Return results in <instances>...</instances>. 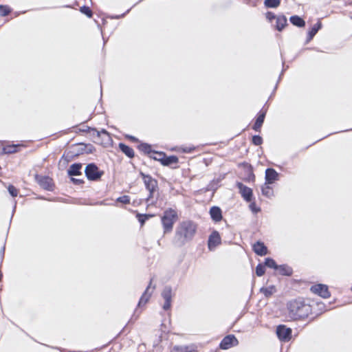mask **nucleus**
Instances as JSON below:
<instances>
[{"mask_svg":"<svg viewBox=\"0 0 352 352\" xmlns=\"http://www.w3.org/2000/svg\"><path fill=\"white\" fill-rule=\"evenodd\" d=\"M19 146V145H8L3 148V152L5 153H14L17 151V148Z\"/></svg>","mask_w":352,"mask_h":352,"instance_id":"nucleus-26","label":"nucleus"},{"mask_svg":"<svg viewBox=\"0 0 352 352\" xmlns=\"http://www.w3.org/2000/svg\"><path fill=\"white\" fill-rule=\"evenodd\" d=\"M262 193L266 197H270L273 195V190L269 186L265 185L262 188Z\"/></svg>","mask_w":352,"mask_h":352,"instance_id":"nucleus-29","label":"nucleus"},{"mask_svg":"<svg viewBox=\"0 0 352 352\" xmlns=\"http://www.w3.org/2000/svg\"><path fill=\"white\" fill-rule=\"evenodd\" d=\"M252 142L255 145H260L262 143V138L258 135H254L252 138Z\"/></svg>","mask_w":352,"mask_h":352,"instance_id":"nucleus-36","label":"nucleus"},{"mask_svg":"<svg viewBox=\"0 0 352 352\" xmlns=\"http://www.w3.org/2000/svg\"><path fill=\"white\" fill-rule=\"evenodd\" d=\"M119 147L121 149V151L126 154L129 157H132L134 155V151L133 148L131 147L125 145L124 144L120 143L119 144Z\"/></svg>","mask_w":352,"mask_h":352,"instance_id":"nucleus-22","label":"nucleus"},{"mask_svg":"<svg viewBox=\"0 0 352 352\" xmlns=\"http://www.w3.org/2000/svg\"><path fill=\"white\" fill-rule=\"evenodd\" d=\"M154 289H155V287H151V281L150 284L147 287L145 292L142 294V297L140 298V300L139 301V306H141L142 305H144L148 302Z\"/></svg>","mask_w":352,"mask_h":352,"instance_id":"nucleus-15","label":"nucleus"},{"mask_svg":"<svg viewBox=\"0 0 352 352\" xmlns=\"http://www.w3.org/2000/svg\"><path fill=\"white\" fill-rule=\"evenodd\" d=\"M278 338L284 342L289 341L292 337V329L284 325H279L276 329Z\"/></svg>","mask_w":352,"mask_h":352,"instance_id":"nucleus-5","label":"nucleus"},{"mask_svg":"<svg viewBox=\"0 0 352 352\" xmlns=\"http://www.w3.org/2000/svg\"><path fill=\"white\" fill-rule=\"evenodd\" d=\"M160 155L162 156L163 158H157L158 161L161 162L162 164L164 166L176 164L178 162V158L176 156L172 155L166 157L164 153H160Z\"/></svg>","mask_w":352,"mask_h":352,"instance_id":"nucleus-14","label":"nucleus"},{"mask_svg":"<svg viewBox=\"0 0 352 352\" xmlns=\"http://www.w3.org/2000/svg\"><path fill=\"white\" fill-rule=\"evenodd\" d=\"M210 214L214 221H220L222 219L221 210L219 207L213 206L210 208Z\"/></svg>","mask_w":352,"mask_h":352,"instance_id":"nucleus-17","label":"nucleus"},{"mask_svg":"<svg viewBox=\"0 0 352 352\" xmlns=\"http://www.w3.org/2000/svg\"><path fill=\"white\" fill-rule=\"evenodd\" d=\"M321 23L318 22L312 27L311 30L308 33L309 40L312 39V38L315 36L317 32L321 28Z\"/></svg>","mask_w":352,"mask_h":352,"instance_id":"nucleus-25","label":"nucleus"},{"mask_svg":"<svg viewBox=\"0 0 352 352\" xmlns=\"http://www.w3.org/2000/svg\"><path fill=\"white\" fill-rule=\"evenodd\" d=\"M254 251L258 255L263 256L267 254V248L263 243L257 242L253 246Z\"/></svg>","mask_w":352,"mask_h":352,"instance_id":"nucleus-18","label":"nucleus"},{"mask_svg":"<svg viewBox=\"0 0 352 352\" xmlns=\"http://www.w3.org/2000/svg\"><path fill=\"white\" fill-rule=\"evenodd\" d=\"M8 191L12 197H16L18 195L17 189L13 186H8Z\"/></svg>","mask_w":352,"mask_h":352,"instance_id":"nucleus-34","label":"nucleus"},{"mask_svg":"<svg viewBox=\"0 0 352 352\" xmlns=\"http://www.w3.org/2000/svg\"><path fill=\"white\" fill-rule=\"evenodd\" d=\"M256 274L258 276H261L265 274V267L262 265H258L256 267Z\"/></svg>","mask_w":352,"mask_h":352,"instance_id":"nucleus-32","label":"nucleus"},{"mask_svg":"<svg viewBox=\"0 0 352 352\" xmlns=\"http://www.w3.org/2000/svg\"><path fill=\"white\" fill-rule=\"evenodd\" d=\"M250 208L252 209V210L253 212H258V211H259V209L256 208V206H255V204H250Z\"/></svg>","mask_w":352,"mask_h":352,"instance_id":"nucleus-39","label":"nucleus"},{"mask_svg":"<svg viewBox=\"0 0 352 352\" xmlns=\"http://www.w3.org/2000/svg\"><path fill=\"white\" fill-rule=\"evenodd\" d=\"M143 180L144 182V184L147 188V190L149 191V196L148 199L153 197V193L155 190V188H157V182L154 179H153L151 177L148 175H145L142 174Z\"/></svg>","mask_w":352,"mask_h":352,"instance_id":"nucleus-7","label":"nucleus"},{"mask_svg":"<svg viewBox=\"0 0 352 352\" xmlns=\"http://www.w3.org/2000/svg\"><path fill=\"white\" fill-rule=\"evenodd\" d=\"M89 134L94 138V141L98 144L107 143L111 140L109 134L104 129L99 131L92 129L89 131Z\"/></svg>","mask_w":352,"mask_h":352,"instance_id":"nucleus-4","label":"nucleus"},{"mask_svg":"<svg viewBox=\"0 0 352 352\" xmlns=\"http://www.w3.org/2000/svg\"><path fill=\"white\" fill-rule=\"evenodd\" d=\"M80 11L85 14L87 16H88L89 17H91V11L90 10V9L88 8V7H86V6H83L80 8Z\"/></svg>","mask_w":352,"mask_h":352,"instance_id":"nucleus-35","label":"nucleus"},{"mask_svg":"<svg viewBox=\"0 0 352 352\" xmlns=\"http://www.w3.org/2000/svg\"><path fill=\"white\" fill-rule=\"evenodd\" d=\"M161 153H155V156L153 157V158L155 160H157L158 161V159L157 158H163L162 156H160V154Z\"/></svg>","mask_w":352,"mask_h":352,"instance_id":"nucleus-40","label":"nucleus"},{"mask_svg":"<svg viewBox=\"0 0 352 352\" xmlns=\"http://www.w3.org/2000/svg\"><path fill=\"white\" fill-rule=\"evenodd\" d=\"M291 23L298 27H303L305 25L304 20L298 16H293L290 18Z\"/></svg>","mask_w":352,"mask_h":352,"instance_id":"nucleus-24","label":"nucleus"},{"mask_svg":"<svg viewBox=\"0 0 352 352\" xmlns=\"http://www.w3.org/2000/svg\"><path fill=\"white\" fill-rule=\"evenodd\" d=\"M237 186L239 189L240 193L242 197L248 201H251L252 196V190L251 188L245 186L241 183H237Z\"/></svg>","mask_w":352,"mask_h":352,"instance_id":"nucleus-12","label":"nucleus"},{"mask_svg":"<svg viewBox=\"0 0 352 352\" xmlns=\"http://www.w3.org/2000/svg\"><path fill=\"white\" fill-rule=\"evenodd\" d=\"M265 112H261L258 118H256V120L255 122V124L254 125V129L255 131H258L260 129V128L261 127L263 122H264V119H265Z\"/></svg>","mask_w":352,"mask_h":352,"instance_id":"nucleus-19","label":"nucleus"},{"mask_svg":"<svg viewBox=\"0 0 352 352\" xmlns=\"http://www.w3.org/2000/svg\"><path fill=\"white\" fill-rule=\"evenodd\" d=\"M312 292L318 294L322 298H328L330 296V293L328 291V287L325 285L318 284L311 287Z\"/></svg>","mask_w":352,"mask_h":352,"instance_id":"nucleus-8","label":"nucleus"},{"mask_svg":"<svg viewBox=\"0 0 352 352\" xmlns=\"http://www.w3.org/2000/svg\"><path fill=\"white\" fill-rule=\"evenodd\" d=\"M280 0H265V5L268 8H277L280 5Z\"/></svg>","mask_w":352,"mask_h":352,"instance_id":"nucleus-28","label":"nucleus"},{"mask_svg":"<svg viewBox=\"0 0 352 352\" xmlns=\"http://www.w3.org/2000/svg\"><path fill=\"white\" fill-rule=\"evenodd\" d=\"M261 292H263L265 296H270L276 292L274 286H270L267 288H261Z\"/></svg>","mask_w":352,"mask_h":352,"instance_id":"nucleus-27","label":"nucleus"},{"mask_svg":"<svg viewBox=\"0 0 352 352\" xmlns=\"http://www.w3.org/2000/svg\"><path fill=\"white\" fill-rule=\"evenodd\" d=\"M221 243V238L219 233L216 231L213 232L210 236L208 240V248L212 250Z\"/></svg>","mask_w":352,"mask_h":352,"instance_id":"nucleus-13","label":"nucleus"},{"mask_svg":"<svg viewBox=\"0 0 352 352\" xmlns=\"http://www.w3.org/2000/svg\"><path fill=\"white\" fill-rule=\"evenodd\" d=\"M276 270H278L280 274L285 276H289L292 273V270L289 267L285 265H278Z\"/></svg>","mask_w":352,"mask_h":352,"instance_id":"nucleus-23","label":"nucleus"},{"mask_svg":"<svg viewBox=\"0 0 352 352\" xmlns=\"http://www.w3.org/2000/svg\"><path fill=\"white\" fill-rule=\"evenodd\" d=\"M265 265L268 267L274 268L275 270H276V268L278 267V265H276V262L272 258H267L265 259Z\"/></svg>","mask_w":352,"mask_h":352,"instance_id":"nucleus-31","label":"nucleus"},{"mask_svg":"<svg viewBox=\"0 0 352 352\" xmlns=\"http://www.w3.org/2000/svg\"><path fill=\"white\" fill-rule=\"evenodd\" d=\"M189 346H175L172 349L171 352H192Z\"/></svg>","mask_w":352,"mask_h":352,"instance_id":"nucleus-30","label":"nucleus"},{"mask_svg":"<svg viewBox=\"0 0 352 352\" xmlns=\"http://www.w3.org/2000/svg\"><path fill=\"white\" fill-rule=\"evenodd\" d=\"M38 184L45 190L52 189V179L48 177L38 176L35 177Z\"/></svg>","mask_w":352,"mask_h":352,"instance_id":"nucleus-11","label":"nucleus"},{"mask_svg":"<svg viewBox=\"0 0 352 352\" xmlns=\"http://www.w3.org/2000/svg\"><path fill=\"white\" fill-rule=\"evenodd\" d=\"M140 221H141L142 224L144 223V220H143V219L142 220L140 219Z\"/></svg>","mask_w":352,"mask_h":352,"instance_id":"nucleus-42","label":"nucleus"},{"mask_svg":"<svg viewBox=\"0 0 352 352\" xmlns=\"http://www.w3.org/2000/svg\"><path fill=\"white\" fill-rule=\"evenodd\" d=\"M278 178V173L272 168H268L265 172V179L267 184H272Z\"/></svg>","mask_w":352,"mask_h":352,"instance_id":"nucleus-16","label":"nucleus"},{"mask_svg":"<svg viewBox=\"0 0 352 352\" xmlns=\"http://www.w3.org/2000/svg\"><path fill=\"white\" fill-rule=\"evenodd\" d=\"M238 344L236 338L232 335L225 337L220 344V347L222 349H228L232 346H235Z\"/></svg>","mask_w":352,"mask_h":352,"instance_id":"nucleus-9","label":"nucleus"},{"mask_svg":"<svg viewBox=\"0 0 352 352\" xmlns=\"http://www.w3.org/2000/svg\"><path fill=\"white\" fill-rule=\"evenodd\" d=\"M177 219V214L175 210L169 209L164 212V215L162 217V223L164 227V233L170 232L172 230Z\"/></svg>","mask_w":352,"mask_h":352,"instance_id":"nucleus-3","label":"nucleus"},{"mask_svg":"<svg viewBox=\"0 0 352 352\" xmlns=\"http://www.w3.org/2000/svg\"><path fill=\"white\" fill-rule=\"evenodd\" d=\"M140 149L143 151L145 153H150L151 151V146L146 144H142L140 146Z\"/></svg>","mask_w":352,"mask_h":352,"instance_id":"nucleus-37","label":"nucleus"},{"mask_svg":"<svg viewBox=\"0 0 352 352\" xmlns=\"http://www.w3.org/2000/svg\"><path fill=\"white\" fill-rule=\"evenodd\" d=\"M197 230L196 225L190 221H184L178 226L175 234V241L179 245H184L191 240Z\"/></svg>","mask_w":352,"mask_h":352,"instance_id":"nucleus-2","label":"nucleus"},{"mask_svg":"<svg viewBox=\"0 0 352 352\" xmlns=\"http://www.w3.org/2000/svg\"><path fill=\"white\" fill-rule=\"evenodd\" d=\"M267 17L271 20L272 19H274L275 18V15L274 14H272V12H267Z\"/></svg>","mask_w":352,"mask_h":352,"instance_id":"nucleus-41","label":"nucleus"},{"mask_svg":"<svg viewBox=\"0 0 352 352\" xmlns=\"http://www.w3.org/2000/svg\"><path fill=\"white\" fill-rule=\"evenodd\" d=\"M287 24V19L284 16L276 17V29L281 31Z\"/></svg>","mask_w":352,"mask_h":352,"instance_id":"nucleus-21","label":"nucleus"},{"mask_svg":"<svg viewBox=\"0 0 352 352\" xmlns=\"http://www.w3.org/2000/svg\"><path fill=\"white\" fill-rule=\"evenodd\" d=\"M287 307L288 316L292 320L307 318L311 313V306L300 298L289 301Z\"/></svg>","mask_w":352,"mask_h":352,"instance_id":"nucleus-1","label":"nucleus"},{"mask_svg":"<svg viewBox=\"0 0 352 352\" xmlns=\"http://www.w3.org/2000/svg\"><path fill=\"white\" fill-rule=\"evenodd\" d=\"M85 174L87 178L91 180L98 179L102 175V173L99 171L98 167L92 164L86 166Z\"/></svg>","mask_w":352,"mask_h":352,"instance_id":"nucleus-6","label":"nucleus"},{"mask_svg":"<svg viewBox=\"0 0 352 352\" xmlns=\"http://www.w3.org/2000/svg\"><path fill=\"white\" fill-rule=\"evenodd\" d=\"M162 296L165 300V302L163 305V309L165 310L168 309L170 307L171 305V298H172V290L170 287H165L162 292Z\"/></svg>","mask_w":352,"mask_h":352,"instance_id":"nucleus-10","label":"nucleus"},{"mask_svg":"<svg viewBox=\"0 0 352 352\" xmlns=\"http://www.w3.org/2000/svg\"><path fill=\"white\" fill-rule=\"evenodd\" d=\"M82 168V165L79 164H72L69 170L68 173L69 175H78L80 174V168Z\"/></svg>","mask_w":352,"mask_h":352,"instance_id":"nucleus-20","label":"nucleus"},{"mask_svg":"<svg viewBox=\"0 0 352 352\" xmlns=\"http://www.w3.org/2000/svg\"><path fill=\"white\" fill-rule=\"evenodd\" d=\"M117 201L122 204H129L130 202V198L127 195L120 197L117 199Z\"/></svg>","mask_w":352,"mask_h":352,"instance_id":"nucleus-33","label":"nucleus"},{"mask_svg":"<svg viewBox=\"0 0 352 352\" xmlns=\"http://www.w3.org/2000/svg\"><path fill=\"white\" fill-rule=\"evenodd\" d=\"M9 13V9L6 6H0V14L6 16Z\"/></svg>","mask_w":352,"mask_h":352,"instance_id":"nucleus-38","label":"nucleus"}]
</instances>
